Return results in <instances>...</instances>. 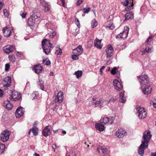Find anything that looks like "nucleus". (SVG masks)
<instances>
[{
  "mask_svg": "<svg viewBox=\"0 0 156 156\" xmlns=\"http://www.w3.org/2000/svg\"><path fill=\"white\" fill-rule=\"evenodd\" d=\"M129 1L128 0H126L123 3V5L125 6H126L129 4Z\"/></svg>",
  "mask_w": 156,
  "mask_h": 156,
  "instance_id": "obj_49",
  "label": "nucleus"
},
{
  "mask_svg": "<svg viewBox=\"0 0 156 156\" xmlns=\"http://www.w3.org/2000/svg\"><path fill=\"white\" fill-rule=\"evenodd\" d=\"M3 14L5 17L8 18L9 17V13L6 9H4L3 10Z\"/></svg>",
  "mask_w": 156,
  "mask_h": 156,
  "instance_id": "obj_41",
  "label": "nucleus"
},
{
  "mask_svg": "<svg viewBox=\"0 0 156 156\" xmlns=\"http://www.w3.org/2000/svg\"><path fill=\"white\" fill-rule=\"evenodd\" d=\"M37 84L39 85L41 88L42 89L44 87L43 85V82L42 80L39 79L38 81L37 82Z\"/></svg>",
  "mask_w": 156,
  "mask_h": 156,
  "instance_id": "obj_39",
  "label": "nucleus"
},
{
  "mask_svg": "<svg viewBox=\"0 0 156 156\" xmlns=\"http://www.w3.org/2000/svg\"><path fill=\"white\" fill-rule=\"evenodd\" d=\"M40 15L39 13H34L28 19V24L30 27H32L35 23V21L38 18H39Z\"/></svg>",
  "mask_w": 156,
  "mask_h": 156,
  "instance_id": "obj_4",
  "label": "nucleus"
},
{
  "mask_svg": "<svg viewBox=\"0 0 156 156\" xmlns=\"http://www.w3.org/2000/svg\"><path fill=\"white\" fill-rule=\"evenodd\" d=\"M97 22L95 20H93L92 21L91 25L92 28H94L97 25Z\"/></svg>",
  "mask_w": 156,
  "mask_h": 156,
  "instance_id": "obj_40",
  "label": "nucleus"
},
{
  "mask_svg": "<svg viewBox=\"0 0 156 156\" xmlns=\"http://www.w3.org/2000/svg\"><path fill=\"white\" fill-rule=\"evenodd\" d=\"M126 134V130L122 128L118 129L116 133V136L119 138H122Z\"/></svg>",
  "mask_w": 156,
  "mask_h": 156,
  "instance_id": "obj_12",
  "label": "nucleus"
},
{
  "mask_svg": "<svg viewBox=\"0 0 156 156\" xmlns=\"http://www.w3.org/2000/svg\"><path fill=\"white\" fill-rule=\"evenodd\" d=\"M152 135L149 130H147L143 134V140L142 141V144L139 147L138 153L141 156H143L144 153V150L148 147V144Z\"/></svg>",
  "mask_w": 156,
  "mask_h": 156,
  "instance_id": "obj_1",
  "label": "nucleus"
},
{
  "mask_svg": "<svg viewBox=\"0 0 156 156\" xmlns=\"http://www.w3.org/2000/svg\"><path fill=\"white\" fill-rule=\"evenodd\" d=\"M95 127L97 129L100 131H103L104 129V126L103 125L100 123H97L95 125Z\"/></svg>",
  "mask_w": 156,
  "mask_h": 156,
  "instance_id": "obj_23",
  "label": "nucleus"
},
{
  "mask_svg": "<svg viewBox=\"0 0 156 156\" xmlns=\"http://www.w3.org/2000/svg\"><path fill=\"white\" fill-rule=\"evenodd\" d=\"M3 95V92L2 90L0 89V97H1Z\"/></svg>",
  "mask_w": 156,
  "mask_h": 156,
  "instance_id": "obj_60",
  "label": "nucleus"
},
{
  "mask_svg": "<svg viewBox=\"0 0 156 156\" xmlns=\"http://www.w3.org/2000/svg\"><path fill=\"white\" fill-rule=\"evenodd\" d=\"M146 79H148V78L147 75L144 74H142L139 77V80H143Z\"/></svg>",
  "mask_w": 156,
  "mask_h": 156,
  "instance_id": "obj_35",
  "label": "nucleus"
},
{
  "mask_svg": "<svg viewBox=\"0 0 156 156\" xmlns=\"http://www.w3.org/2000/svg\"><path fill=\"white\" fill-rule=\"evenodd\" d=\"M62 4V5L63 7H65L66 6L65 3V0H61Z\"/></svg>",
  "mask_w": 156,
  "mask_h": 156,
  "instance_id": "obj_56",
  "label": "nucleus"
},
{
  "mask_svg": "<svg viewBox=\"0 0 156 156\" xmlns=\"http://www.w3.org/2000/svg\"><path fill=\"white\" fill-rule=\"evenodd\" d=\"M109 121L108 118V117H105L101 120V122L103 123L104 124L107 123Z\"/></svg>",
  "mask_w": 156,
  "mask_h": 156,
  "instance_id": "obj_36",
  "label": "nucleus"
},
{
  "mask_svg": "<svg viewBox=\"0 0 156 156\" xmlns=\"http://www.w3.org/2000/svg\"><path fill=\"white\" fill-rule=\"evenodd\" d=\"M24 111V110L22 107L18 108L15 112L16 116L17 118L20 117L23 115Z\"/></svg>",
  "mask_w": 156,
  "mask_h": 156,
  "instance_id": "obj_16",
  "label": "nucleus"
},
{
  "mask_svg": "<svg viewBox=\"0 0 156 156\" xmlns=\"http://www.w3.org/2000/svg\"><path fill=\"white\" fill-rule=\"evenodd\" d=\"M106 27L108 28L109 29L112 30L115 28V26L113 24H112L111 25L110 24L106 26Z\"/></svg>",
  "mask_w": 156,
  "mask_h": 156,
  "instance_id": "obj_45",
  "label": "nucleus"
},
{
  "mask_svg": "<svg viewBox=\"0 0 156 156\" xmlns=\"http://www.w3.org/2000/svg\"><path fill=\"white\" fill-rule=\"evenodd\" d=\"M79 55H76V54H73L72 56V58L73 60H77L79 59Z\"/></svg>",
  "mask_w": 156,
  "mask_h": 156,
  "instance_id": "obj_44",
  "label": "nucleus"
},
{
  "mask_svg": "<svg viewBox=\"0 0 156 156\" xmlns=\"http://www.w3.org/2000/svg\"><path fill=\"white\" fill-rule=\"evenodd\" d=\"M16 56L19 57H21L22 56V54L21 53V52L20 53L19 52H17L16 53Z\"/></svg>",
  "mask_w": 156,
  "mask_h": 156,
  "instance_id": "obj_55",
  "label": "nucleus"
},
{
  "mask_svg": "<svg viewBox=\"0 0 156 156\" xmlns=\"http://www.w3.org/2000/svg\"><path fill=\"white\" fill-rule=\"evenodd\" d=\"M101 40H99L96 38L94 41V46L97 48L101 49L102 48V45L101 44Z\"/></svg>",
  "mask_w": 156,
  "mask_h": 156,
  "instance_id": "obj_18",
  "label": "nucleus"
},
{
  "mask_svg": "<svg viewBox=\"0 0 156 156\" xmlns=\"http://www.w3.org/2000/svg\"><path fill=\"white\" fill-rule=\"evenodd\" d=\"M141 84L143 85H146L148 84L149 83V81L148 79H146L143 80H139Z\"/></svg>",
  "mask_w": 156,
  "mask_h": 156,
  "instance_id": "obj_37",
  "label": "nucleus"
},
{
  "mask_svg": "<svg viewBox=\"0 0 156 156\" xmlns=\"http://www.w3.org/2000/svg\"><path fill=\"white\" fill-rule=\"evenodd\" d=\"M133 15L131 12L127 13L125 15V20H128L129 19H133Z\"/></svg>",
  "mask_w": 156,
  "mask_h": 156,
  "instance_id": "obj_24",
  "label": "nucleus"
},
{
  "mask_svg": "<svg viewBox=\"0 0 156 156\" xmlns=\"http://www.w3.org/2000/svg\"><path fill=\"white\" fill-rule=\"evenodd\" d=\"M5 147V146L4 144H0V154H1L4 152Z\"/></svg>",
  "mask_w": 156,
  "mask_h": 156,
  "instance_id": "obj_32",
  "label": "nucleus"
},
{
  "mask_svg": "<svg viewBox=\"0 0 156 156\" xmlns=\"http://www.w3.org/2000/svg\"><path fill=\"white\" fill-rule=\"evenodd\" d=\"M10 135V132L7 130H5L1 134V140L3 142L7 141L9 138Z\"/></svg>",
  "mask_w": 156,
  "mask_h": 156,
  "instance_id": "obj_8",
  "label": "nucleus"
},
{
  "mask_svg": "<svg viewBox=\"0 0 156 156\" xmlns=\"http://www.w3.org/2000/svg\"><path fill=\"white\" fill-rule=\"evenodd\" d=\"M90 8H88V9L84 8L83 9V12L85 13H87L90 11Z\"/></svg>",
  "mask_w": 156,
  "mask_h": 156,
  "instance_id": "obj_46",
  "label": "nucleus"
},
{
  "mask_svg": "<svg viewBox=\"0 0 156 156\" xmlns=\"http://www.w3.org/2000/svg\"><path fill=\"white\" fill-rule=\"evenodd\" d=\"M145 49L143 51H140V54L143 55L147 52L151 53V47L148 46H146Z\"/></svg>",
  "mask_w": 156,
  "mask_h": 156,
  "instance_id": "obj_22",
  "label": "nucleus"
},
{
  "mask_svg": "<svg viewBox=\"0 0 156 156\" xmlns=\"http://www.w3.org/2000/svg\"><path fill=\"white\" fill-rule=\"evenodd\" d=\"M3 105L5 106L6 109L9 110H11L13 107V105L10 103L8 100L4 102Z\"/></svg>",
  "mask_w": 156,
  "mask_h": 156,
  "instance_id": "obj_19",
  "label": "nucleus"
},
{
  "mask_svg": "<svg viewBox=\"0 0 156 156\" xmlns=\"http://www.w3.org/2000/svg\"><path fill=\"white\" fill-rule=\"evenodd\" d=\"M44 7L45 12H48L50 10V7L48 3L44 2Z\"/></svg>",
  "mask_w": 156,
  "mask_h": 156,
  "instance_id": "obj_33",
  "label": "nucleus"
},
{
  "mask_svg": "<svg viewBox=\"0 0 156 156\" xmlns=\"http://www.w3.org/2000/svg\"><path fill=\"white\" fill-rule=\"evenodd\" d=\"M119 97L120 99L119 100V101L120 102L124 103H125L126 101V98L124 96V93L123 92H121L119 95Z\"/></svg>",
  "mask_w": 156,
  "mask_h": 156,
  "instance_id": "obj_26",
  "label": "nucleus"
},
{
  "mask_svg": "<svg viewBox=\"0 0 156 156\" xmlns=\"http://www.w3.org/2000/svg\"><path fill=\"white\" fill-rule=\"evenodd\" d=\"M116 99L115 98L110 99L109 100V101L110 102H114L116 101Z\"/></svg>",
  "mask_w": 156,
  "mask_h": 156,
  "instance_id": "obj_53",
  "label": "nucleus"
},
{
  "mask_svg": "<svg viewBox=\"0 0 156 156\" xmlns=\"http://www.w3.org/2000/svg\"><path fill=\"white\" fill-rule=\"evenodd\" d=\"M10 68V65L9 64H6L5 65V70L6 71H9V69Z\"/></svg>",
  "mask_w": 156,
  "mask_h": 156,
  "instance_id": "obj_48",
  "label": "nucleus"
},
{
  "mask_svg": "<svg viewBox=\"0 0 156 156\" xmlns=\"http://www.w3.org/2000/svg\"><path fill=\"white\" fill-rule=\"evenodd\" d=\"M82 72L81 71L78 70L75 72L74 74L76 76V78H79L81 77L82 75Z\"/></svg>",
  "mask_w": 156,
  "mask_h": 156,
  "instance_id": "obj_30",
  "label": "nucleus"
},
{
  "mask_svg": "<svg viewBox=\"0 0 156 156\" xmlns=\"http://www.w3.org/2000/svg\"><path fill=\"white\" fill-rule=\"evenodd\" d=\"M97 150L98 153H100L101 151L102 153L105 155L107 151V149L106 148L104 147H98Z\"/></svg>",
  "mask_w": 156,
  "mask_h": 156,
  "instance_id": "obj_25",
  "label": "nucleus"
},
{
  "mask_svg": "<svg viewBox=\"0 0 156 156\" xmlns=\"http://www.w3.org/2000/svg\"><path fill=\"white\" fill-rule=\"evenodd\" d=\"M83 49L82 46L79 45L73 50V54L80 55L83 53Z\"/></svg>",
  "mask_w": 156,
  "mask_h": 156,
  "instance_id": "obj_17",
  "label": "nucleus"
},
{
  "mask_svg": "<svg viewBox=\"0 0 156 156\" xmlns=\"http://www.w3.org/2000/svg\"><path fill=\"white\" fill-rule=\"evenodd\" d=\"M83 0H78L77 1V5L79 6L83 2Z\"/></svg>",
  "mask_w": 156,
  "mask_h": 156,
  "instance_id": "obj_50",
  "label": "nucleus"
},
{
  "mask_svg": "<svg viewBox=\"0 0 156 156\" xmlns=\"http://www.w3.org/2000/svg\"><path fill=\"white\" fill-rule=\"evenodd\" d=\"M79 30V29H78L77 31L76 32H73V34L74 36H76L77 35V34H78V33Z\"/></svg>",
  "mask_w": 156,
  "mask_h": 156,
  "instance_id": "obj_57",
  "label": "nucleus"
},
{
  "mask_svg": "<svg viewBox=\"0 0 156 156\" xmlns=\"http://www.w3.org/2000/svg\"><path fill=\"white\" fill-rule=\"evenodd\" d=\"M104 103V101L102 99H100L99 101H97L94 103L95 107H99L102 105Z\"/></svg>",
  "mask_w": 156,
  "mask_h": 156,
  "instance_id": "obj_27",
  "label": "nucleus"
},
{
  "mask_svg": "<svg viewBox=\"0 0 156 156\" xmlns=\"http://www.w3.org/2000/svg\"><path fill=\"white\" fill-rule=\"evenodd\" d=\"M21 96L18 92L14 91L12 92V94L9 97V99L12 101H16L20 99Z\"/></svg>",
  "mask_w": 156,
  "mask_h": 156,
  "instance_id": "obj_6",
  "label": "nucleus"
},
{
  "mask_svg": "<svg viewBox=\"0 0 156 156\" xmlns=\"http://www.w3.org/2000/svg\"><path fill=\"white\" fill-rule=\"evenodd\" d=\"M4 5V3L3 2L0 1V10L2 8V6Z\"/></svg>",
  "mask_w": 156,
  "mask_h": 156,
  "instance_id": "obj_54",
  "label": "nucleus"
},
{
  "mask_svg": "<svg viewBox=\"0 0 156 156\" xmlns=\"http://www.w3.org/2000/svg\"><path fill=\"white\" fill-rule=\"evenodd\" d=\"M63 94L62 92L58 93L57 95L54 96V99L55 102L61 103L63 99Z\"/></svg>",
  "mask_w": 156,
  "mask_h": 156,
  "instance_id": "obj_10",
  "label": "nucleus"
},
{
  "mask_svg": "<svg viewBox=\"0 0 156 156\" xmlns=\"http://www.w3.org/2000/svg\"><path fill=\"white\" fill-rule=\"evenodd\" d=\"M152 38V37L150 36L147 39L146 41V42H145L146 46L150 47H151V45L150 44Z\"/></svg>",
  "mask_w": 156,
  "mask_h": 156,
  "instance_id": "obj_29",
  "label": "nucleus"
},
{
  "mask_svg": "<svg viewBox=\"0 0 156 156\" xmlns=\"http://www.w3.org/2000/svg\"><path fill=\"white\" fill-rule=\"evenodd\" d=\"M43 63L44 65H48L50 64L51 62L48 58L44 59H43Z\"/></svg>",
  "mask_w": 156,
  "mask_h": 156,
  "instance_id": "obj_34",
  "label": "nucleus"
},
{
  "mask_svg": "<svg viewBox=\"0 0 156 156\" xmlns=\"http://www.w3.org/2000/svg\"><path fill=\"white\" fill-rule=\"evenodd\" d=\"M133 0H130V2L132 3V4L126 8L125 10L126 11H127L131 10L133 9Z\"/></svg>",
  "mask_w": 156,
  "mask_h": 156,
  "instance_id": "obj_31",
  "label": "nucleus"
},
{
  "mask_svg": "<svg viewBox=\"0 0 156 156\" xmlns=\"http://www.w3.org/2000/svg\"><path fill=\"white\" fill-rule=\"evenodd\" d=\"M75 22L76 23V25H77V27L79 28H80V25L79 21L76 18H75Z\"/></svg>",
  "mask_w": 156,
  "mask_h": 156,
  "instance_id": "obj_47",
  "label": "nucleus"
},
{
  "mask_svg": "<svg viewBox=\"0 0 156 156\" xmlns=\"http://www.w3.org/2000/svg\"><path fill=\"white\" fill-rule=\"evenodd\" d=\"M113 84L114 88L118 91L121 90L123 88V86L121 83L117 80H115L113 81Z\"/></svg>",
  "mask_w": 156,
  "mask_h": 156,
  "instance_id": "obj_11",
  "label": "nucleus"
},
{
  "mask_svg": "<svg viewBox=\"0 0 156 156\" xmlns=\"http://www.w3.org/2000/svg\"><path fill=\"white\" fill-rule=\"evenodd\" d=\"M46 36H49L51 38H52L54 37H53L52 36V35L51 34V33L50 34H47Z\"/></svg>",
  "mask_w": 156,
  "mask_h": 156,
  "instance_id": "obj_58",
  "label": "nucleus"
},
{
  "mask_svg": "<svg viewBox=\"0 0 156 156\" xmlns=\"http://www.w3.org/2000/svg\"><path fill=\"white\" fill-rule=\"evenodd\" d=\"M105 66H103L100 68V72L101 73V74H102L103 70L105 69Z\"/></svg>",
  "mask_w": 156,
  "mask_h": 156,
  "instance_id": "obj_52",
  "label": "nucleus"
},
{
  "mask_svg": "<svg viewBox=\"0 0 156 156\" xmlns=\"http://www.w3.org/2000/svg\"><path fill=\"white\" fill-rule=\"evenodd\" d=\"M62 53V50L60 48H59L58 50H57L55 52V54L57 55H61Z\"/></svg>",
  "mask_w": 156,
  "mask_h": 156,
  "instance_id": "obj_43",
  "label": "nucleus"
},
{
  "mask_svg": "<svg viewBox=\"0 0 156 156\" xmlns=\"http://www.w3.org/2000/svg\"><path fill=\"white\" fill-rule=\"evenodd\" d=\"M51 127L50 126H46L42 130V134L45 136L50 135L51 134Z\"/></svg>",
  "mask_w": 156,
  "mask_h": 156,
  "instance_id": "obj_13",
  "label": "nucleus"
},
{
  "mask_svg": "<svg viewBox=\"0 0 156 156\" xmlns=\"http://www.w3.org/2000/svg\"><path fill=\"white\" fill-rule=\"evenodd\" d=\"M42 46L44 52L48 54L51 51V48H52L49 40L46 39H44L42 42Z\"/></svg>",
  "mask_w": 156,
  "mask_h": 156,
  "instance_id": "obj_2",
  "label": "nucleus"
},
{
  "mask_svg": "<svg viewBox=\"0 0 156 156\" xmlns=\"http://www.w3.org/2000/svg\"><path fill=\"white\" fill-rule=\"evenodd\" d=\"M114 49L111 45H108L106 49L105 50V51L106 54V57L107 58H110L113 54Z\"/></svg>",
  "mask_w": 156,
  "mask_h": 156,
  "instance_id": "obj_9",
  "label": "nucleus"
},
{
  "mask_svg": "<svg viewBox=\"0 0 156 156\" xmlns=\"http://www.w3.org/2000/svg\"><path fill=\"white\" fill-rule=\"evenodd\" d=\"M38 123V122L37 121H36L34 123V125H37Z\"/></svg>",
  "mask_w": 156,
  "mask_h": 156,
  "instance_id": "obj_63",
  "label": "nucleus"
},
{
  "mask_svg": "<svg viewBox=\"0 0 156 156\" xmlns=\"http://www.w3.org/2000/svg\"><path fill=\"white\" fill-rule=\"evenodd\" d=\"M142 92L145 95H147L150 94L152 88L150 86L144 88L142 89Z\"/></svg>",
  "mask_w": 156,
  "mask_h": 156,
  "instance_id": "obj_21",
  "label": "nucleus"
},
{
  "mask_svg": "<svg viewBox=\"0 0 156 156\" xmlns=\"http://www.w3.org/2000/svg\"><path fill=\"white\" fill-rule=\"evenodd\" d=\"M26 15L27 13L24 12H23L20 14V15L23 18H24L26 17Z\"/></svg>",
  "mask_w": 156,
  "mask_h": 156,
  "instance_id": "obj_51",
  "label": "nucleus"
},
{
  "mask_svg": "<svg viewBox=\"0 0 156 156\" xmlns=\"http://www.w3.org/2000/svg\"><path fill=\"white\" fill-rule=\"evenodd\" d=\"M34 135L36 136L38 135V129L35 126H34L31 129Z\"/></svg>",
  "mask_w": 156,
  "mask_h": 156,
  "instance_id": "obj_28",
  "label": "nucleus"
},
{
  "mask_svg": "<svg viewBox=\"0 0 156 156\" xmlns=\"http://www.w3.org/2000/svg\"><path fill=\"white\" fill-rule=\"evenodd\" d=\"M126 29H125L122 32L116 36L117 38L124 39L127 37L129 33V28L127 27H126Z\"/></svg>",
  "mask_w": 156,
  "mask_h": 156,
  "instance_id": "obj_7",
  "label": "nucleus"
},
{
  "mask_svg": "<svg viewBox=\"0 0 156 156\" xmlns=\"http://www.w3.org/2000/svg\"><path fill=\"white\" fill-rule=\"evenodd\" d=\"M151 156H156V152L151 154Z\"/></svg>",
  "mask_w": 156,
  "mask_h": 156,
  "instance_id": "obj_64",
  "label": "nucleus"
},
{
  "mask_svg": "<svg viewBox=\"0 0 156 156\" xmlns=\"http://www.w3.org/2000/svg\"><path fill=\"white\" fill-rule=\"evenodd\" d=\"M9 59L10 61L12 62L15 61V58L14 55H10L9 56Z\"/></svg>",
  "mask_w": 156,
  "mask_h": 156,
  "instance_id": "obj_42",
  "label": "nucleus"
},
{
  "mask_svg": "<svg viewBox=\"0 0 156 156\" xmlns=\"http://www.w3.org/2000/svg\"><path fill=\"white\" fill-rule=\"evenodd\" d=\"M39 2H40V3L41 4H43L44 3V2H45L44 0H38Z\"/></svg>",
  "mask_w": 156,
  "mask_h": 156,
  "instance_id": "obj_62",
  "label": "nucleus"
},
{
  "mask_svg": "<svg viewBox=\"0 0 156 156\" xmlns=\"http://www.w3.org/2000/svg\"><path fill=\"white\" fill-rule=\"evenodd\" d=\"M152 104L153 106L154 107L156 108V102H152Z\"/></svg>",
  "mask_w": 156,
  "mask_h": 156,
  "instance_id": "obj_61",
  "label": "nucleus"
},
{
  "mask_svg": "<svg viewBox=\"0 0 156 156\" xmlns=\"http://www.w3.org/2000/svg\"><path fill=\"white\" fill-rule=\"evenodd\" d=\"M2 31L4 36L6 37H9L11 33V28L7 27L3 28Z\"/></svg>",
  "mask_w": 156,
  "mask_h": 156,
  "instance_id": "obj_15",
  "label": "nucleus"
},
{
  "mask_svg": "<svg viewBox=\"0 0 156 156\" xmlns=\"http://www.w3.org/2000/svg\"><path fill=\"white\" fill-rule=\"evenodd\" d=\"M51 34L52 35V36L54 37L56 35V33L55 31H53L51 33Z\"/></svg>",
  "mask_w": 156,
  "mask_h": 156,
  "instance_id": "obj_59",
  "label": "nucleus"
},
{
  "mask_svg": "<svg viewBox=\"0 0 156 156\" xmlns=\"http://www.w3.org/2000/svg\"><path fill=\"white\" fill-rule=\"evenodd\" d=\"M117 68L116 67H114L112 69L111 71V74L113 75H115L117 73Z\"/></svg>",
  "mask_w": 156,
  "mask_h": 156,
  "instance_id": "obj_38",
  "label": "nucleus"
},
{
  "mask_svg": "<svg viewBox=\"0 0 156 156\" xmlns=\"http://www.w3.org/2000/svg\"><path fill=\"white\" fill-rule=\"evenodd\" d=\"M34 68L35 72L37 74L40 73L43 70L42 67L40 65L34 66Z\"/></svg>",
  "mask_w": 156,
  "mask_h": 156,
  "instance_id": "obj_20",
  "label": "nucleus"
},
{
  "mask_svg": "<svg viewBox=\"0 0 156 156\" xmlns=\"http://www.w3.org/2000/svg\"><path fill=\"white\" fill-rule=\"evenodd\" d=\"M15 49L13 45H7L4 47L3 50L5 53L9 54L13 52Z\"/></svg>",
  "mask_w": 156,
  "mask_h": 156,
  "instance_id": "obj_14",
  "label": "nucleus"
},
{
  "mask_svg": "<svg viewBox=\"0 0 156 156\" xmlns=\"http://www.w3.org/2000/svg\"><path fill=\"white\" fill-rule=\"evenodd\" d=\"M11 80V77L7 76L2 81L1 84V85L3 86V88L5 89L6 90L7 87L10 86Z\"/></svg>",
  "mask_w": 156,
  "mask_h": 156,
  "instance_id": "obj_5",
  "label": "nucleus"
},
{
  "mask_svg": "<svg viewBox=\"0 0 156 156\" xmlns=\"http://www.w3.org/2000/svg\"><path fill=\"white\" fill-rule=\"evenodd\" d=\"M137 114H138L139 118L143 119L145 118L147 116V112L143 107H141L139 106H137L136 108Z\"/></svg>",
  "mask_w": 156,
  "mask_h": 156,
  "instance_id": "obj_3",
  "label": "nucleus"
}]
</instances>
